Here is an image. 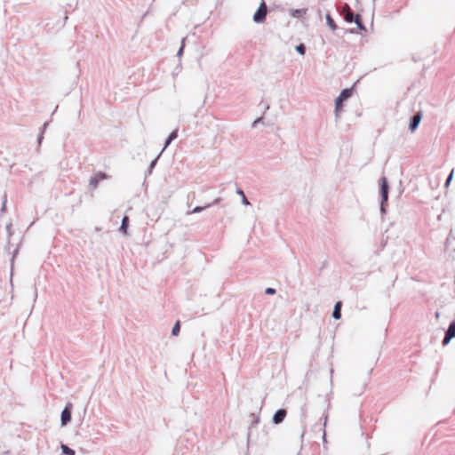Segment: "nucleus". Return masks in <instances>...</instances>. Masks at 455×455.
Returning <instances> with one entry per match:
<instances>
[{"label": "nucleus", "mask_w": 455, "mask_h": 455, "mask_svg": "<svg viewBox=\"0 0 455 455\" xmlns=\"http://www.w3.org/2000/svg\"><path fill=\"white\" fill-rule=\"evenodd\" d=\"M345 10L347 11V13L344 15V19L347 22L352 23L354 22L357 28L365 31L366 28L363 22L362 16L358 13H355L348 4H345Z\"/></svg>", "instance_id": "obj_1"}, {"label": "nucleus", "mask_w": 455, "mask_h": 455, "mask_svg": "<svg viewBox=\"0 0 455 455\" xmlns=\"http://www.w3.org/2000/svg\"><path fill=\"white\" fill-rule=\"evenodd\" d=\"M353 94V88H346L343 89L339 95L335 100V116L338 119L339 116V112L343 108L344 102L348 100Z\"/></svg>", "instance_id": "obj_2"}, {"label": "nucleus", "mask_w": 455, "mask_h": 455, "mask_svg": "<svg viewBox=\"0 0 455 455\" xmlns=\"http://www.w3.org/2000/svg\"><path fill=\"white\" fill-rule=\"evenodd\" d=\"M267 5L265 1L259 4V8L253 14V21L257 24L264 23L267 15Z\"/></svg>", "instance_id": "obj_3"}, {"label": "nucleus", "mask_w": 455, "mask_h": 455, "mask_svg": "<svg viewBox=\"0 0 455 455\" xmlns=\"http://www.w3.org/2000/svg\"><path fill=\"white\" fill-rule=\"evenodd\" d=\"M379 187H380V197L382 203L387 204L388 194H389V184L387 179L386 177H381L379 180Z\"/></svg>", "instance_id": "obj_4"}, {"label": "nucleus", "mask_w": 455, "mask_h": 455, "mask_svg": "<svg viewBox=\"0 0 455 455\" xmlns=\"http://www.w3.org/2000/svg\"><path fill=\"white\" fill-rule=\"evenodd\" d=\"M72 408H73L72 403H68L66 404V406L64 407V409L62 410L61 415H60L61 426H67L71 421Z\"/></svg>", "instance_id": "obj_5"}, {"label": "nucleus", "mask_w": 455, "mask_h": 455, "mask_svg": "<svg viewBox=\"0 0 455 455\" xmlns=\"http://www.w3.org/2000/svg\"><path fill=\"white\" fill-rule=\"evenodd\" d=\"M421 118H422V112L421 111H419V112L415 113L410 118L409 130L411 132H415L418 129V127L419 125V123L421 121Z\"/></svg>", "instance_id": "obj_6"}, {"label": "nucleus", "mask_w": 455, "mask_h": 455, "mask_svg": "<svg viewBox=\"0 0 455 455\" xmlns=\"http://www.w3.org/2000/svg\"><path fill=\"white\" fill-rule=\"evenodd\" d=\"M108 175L103 172H99L94 176L91 177L89 184L92 188H96L100 181L106 180Z\"/></svg>", "instance_id": "obj_7"}, {"label": "nucleus", "mask_w": 455, "mask_h": 455, "mask_svg": "<svg viewBox=\"0 0 455 455\" xmlns=\"http://www.w3.org/2000/svg\"><path fill=\"white\" fill-rule=\"evenodd\" d=\"M287 415L285 409H278L273 415L272 421L275 424L282 423Z\"/></svg>", "instance_id": "obj_8"}, {"label": "nucleus", "mask_w": 455, "mask_h": 455, "mask_svg": "<svg viewBox=\"0 0 455 455\" xmlns=\"http://www.w3.org/2000/svg\"><path fill=\"white\" fill-rule=\"evenodd\" d=\"M307 9H291L289 11L290 15L293 18L302 19L307 14Z\"/></svg>", "instance_id": "obj_9"}, {"label": "nucleus", "mask_w": 455, "mask_h": 455, "mask_svg": "<svg viewBox=\"0 0 455 455\" xmlns=\"http://www.w3.org/2000/svg\"><path fill=\"white\" fill-rule=\"evenodd\" d=\"M341 307H342L341 301H337L336 304L334 305L332 317L335 320H339L341 318Z\"/></svg>", "instance_id": "obj_10"}, {"label": "nucleus", "mask_w": 455, "mask_h": 455, "mask_svg": "<svg viewBox=\"0 0 455 455\" xmlns=\"http://www.w3.org/2000/svg\"><path fill=\"white\" fill-rule=\"evenodd\" d=\"M325 19H326L327 25L329 26V28L331 30H336L338 28L336 22L334 21V20L332 19V17L331 16L330 13H327L325 15Z\"/></svg>", "instance_id": "obj_11"}, {"label": "nucleus", "mask_w": 455, "mask_h": 455, "mask_svg": "<svg viewBox=\"0 0 455 455\" xmlns=\"http://www.w3.org/2000/svg\"><path fill=\"white\" fill-rule=\"evenodd\" d=\"M128 227H129V217L128 216H124L123 219H122V222H121V226H120V231L124 234H127V229H128Z\"/></svg>", "instance_id": "obj_12"}, {"label": "nucleus", "mask_w": 455, "mask_h": 455, "mask_svg": "<svg viewBox=\"0 0 455 455\" xmlns=\"http://www.w3.org/2000/svg\"><path fill=\"white\" fill-rule=\"evenodd\" d=\"M161 155H162V152H160V154L154 160L151 161V163L146 172V176L151 175L153 169L156 167L157 161Z\"/></svg>", "instance_id": "obj_13"}, {"label": "nucleus", "mask_w": 455, "mask_h": 455, "mask_svg": "<svg viewBox=\"0 0 455 455\" xmlns=\"http://www.w3.org/2000/svg\"><path fill=\"white\" fill-rule=\"evenodd\" d=\"M445 333L453 338L455 337V319L450 323Z\"/></svg>", "instance_id": "obj_14"}, {"label": "nucleus", "mask_w": 455, "mask_h": 455, "mask_svg": "<svg viewBox=\"0 0 455 455\" xmlns=\"http://www.w3.org/2000/svg\"><path fill=\"white\" fill-rule=\"evenodd\" d=\"M61 451L65 455H76V451L66 444H61Z\"/></svg>", "instance_id": "obj_15"}, {"label": "nucleus", "mask_w": 455, "mask_h": 455, "mask_svg": "<svg viewBox=\"0 0 455 455\" xmlns=\"http://www.w3.org/2000/svg\"><path fill=\"white\" fill-rule=\"evenodd\" d=\"M49 123L48 122H45L41 129V132L40 133L38 134L37 136V143L38 145H41L43 140H44V132L46 129V127L48 126Z\"/></svg>", "instance_id": "obj_16"}, {"label": "nucleus", "mask_w": 455, "mask_h": 455, "mask_svg": "<svg viewBox=\"0 0 455 455\" xmlns=\"http://www.w3.org/2000/svg\"><path fill=\"white\" fill-rule=\"evenodd\" d=\"M212 207V204H206L204 206H196L191 212L190 213H198V212H203L204 210L205 209H208Z\"/></svg>", "instance_id": "obj_17"}, {"label": "nucleus", "mask_w": 455, "mask_h": 455, "mask_svg": "<svg viewBox=\"0 0 455 455\" xmlns=\"http://www.w3.org/2000/svg\"><path fill=\"white\" fill-rule=\"evenodd\" d=\"M180 331V321H177L172 329V335L177 336Z\"/></svg>", "instance_id": "obj_18"}, {"label": "nucleus", "mask_w": 455, "mask_h": 455, "mask_svg": "<svg viewBox=\"0 0 455 455\" xmlns=\"http://www.w3.org/2000/svg\"><path fill=\"white\" fill-rule=\"evenodd\" d=\"M297 52L300 55H304L306 53L307 48L304 44H299L295 47Z\"/></svg>", "instance_id": "obj_19"}, {"label": "nucleus", "mask_w": 455, "mask_h": 455, "mask_svg": "<svg viewBox=\"0 0 455 455\" xmlns=\"http://www.w3.org/2000/svg\"><path fill=\"white\" fill-rule=\"evenodd\" d=\"M6 203H7V195H6V193H4L3 199H2V207L0 209L1 213H4L6 212Z\"/></svg>", "instance_id": "obj_20"}, {"label": "nucleus", "mask_w": 455, "mask_h": 455, "mask_svg": "<svg viewBox=\"0 0 455 455\" xmlns=\"http://www.w3.org/2000/svg\"><path fill=\"white\" fill-rule=\"evenodd\" d=\"M178 132H179V129H178V128H177V129H175V130H173V131L169 134L168 138H170V139L173 141V140H176V139H177V137H178Z\"/></svg>", "instance_id": "obj_21"}, {"label": "nucleus", "mask_w": 455, "mask_h": 455, "mask_svg": "<svg viewBox=\"0 0 455 455\" xmlns=\"http://www.w3.org/2000/svg\"><path fill=\"white\" fill-rule=\"evenodd\" d=\"M451 339H453V337L449 336L448 334L445 333L444 338L442 341L443 346L448 345Z\"/></svg>", "instance_id": "obj_22"}, {"label": "nucleus", "mask_w": 455, "mask_h": 455, "mask_svg": "<svg viewBox=\"0 0 455 455\" xmlns=\"http://www.w3.org/2000/svg\"><path fill=\"white\" fill-rule=\"evenodd\" d=\"M6 232L9 237L12 235V222L8 223L6 225Z\"/></svg>", "instance_id": "obj_23"}, {"label": "nucleus", "mask_w": 455, "mask_h": 455, "mask_svg": "<svg viewBox=\"0 0 455 455\" xmlns=\"http://www.w3.org/2000/svg\"><path fill=\"white\" fill-rule=\"evenodd\" d=\"M452 177H453V170L451 172V173L448 175L446 180H445V184L444 186L445 187H448L452 180Z\"/></svg>", "instance_id": "obj_24"}, {"label": "nucleus", "mask_w": 455, "mask_h": 455, "mask_svg": "<svg viewBox=\"0 0 455 455\" xmlns=\"http://www.w3.org/2000/svg\"><path fill=\"white\" fill-rule=\"evenodd\" d=\"M275 292H276V290L272 287H268L265 290V293L267 295H274V294H275Z\"/></svg>", "instance_id": "obj_25"}, {"label": "nucleus", "mask_w": 455, "mask_h": 455, "mask_svg": "<svg viewBox=\"0 0 455 455\" xmlns=\"http://www.w3.org/2000/svg\"><path fill=\"white\" fill-rule=\"evenodd\" d=\"M387 204H384V203H382V200H380V212L382 215L386 214V212H387V207H386Z\"/></svg>", "instance_id": "obj_26"}, {"label": "nucleus", "mask_w": 455, "mask_h": 455, "mask_svg": "<svg viewBox=\"0 0 455 455\" xmlns=\"http://www.w3.org/2000/svg\"><path fill=\"white\" fill-rule=\"evenodd\" d=\"M184 41L185 39L182 40V44L181 46L180 47L178 52H177V56L180 58L183 55V52H184Z\"/></svg>", "instance_id": "obj_27"}, {"label": "nucleus", "mask_w": 455, "mask_h": 455, "mask_svg": "<svg viewBox=\"0 0 455 455\" xmlns=\"http://www.w3.org/2000/svg\"><path fill=\"white\" fill-rule=\"evenodd\" d=\"M172 142V140L167 137V139L165 140V142H164V146L162 149V153L168 148V146Z\"/></svg>", "instance_id": "obj_28"}, {"label": "nucleus", "mask_w": 455, "mask_h": 455, "mask_svg": "<svg viewBox=\"0 0 455 455\" xmlns=\"http://www.w3.org/2000/svg\"><path fill=\"white\" fill-rule=\"evenodd\" d=\"M262 121H263V117H262V116H261V117L257 118V119L252 123L251 127H252V128L257 127V125H258L259 123H261Z\"/></svg>", "instance_id": "obj_29"}, {"label": "nucleus", "mask_w": 455, "mask_h": 455, "mask_svg": "<svg viewBox=\"0 0 455 455\" xmlns=\"http://www.w3.org/2000/svg\"><path fill=\"white\" fill-rule=\"evenodd\" d=\"M18 252H19V248L17 247V248L13 251V252H12V265L13 264L14 259H15V257L17 256Z\"/></svg>", "instance_id": "obj_30"}, {"label": "nucleus", "mask_w": 455, "mask_h": 455, "mask_svg": "<svg viewBox=\"0 0 455 455\" xmlns=\"http://www.w3.org/2000/svg\"><path fill=\"white\" fill-rule=\"evenodd\" d=\"M221 201V198L220 197H217L216 199H214V201L212 203H211L210 204H212V206L213 205H216V204H219Z\"/></svg>", "instance_id": "obj_31"}, {"label": "nucleus", "mask_w": 455, "mask_h": 455, "mask_svg": "<svg viewBox=\"0 0 455 455\" xmlns=\"http://www.w3.org/2000/svg\"><path fill=\"white\" fill-rule=\"evenodd\" d=\"M242 204H244V205H249L250 204V202L248 201L246 196H243L242 197Z\"/></svg>", "instance_id": "obj_32"}, {"label": "nucleus", "mask_w": 455, "mask_h": 455, "mask_svg": "<svg viewBox=\"0 0 455 455\" xmlns=\"http://www.w3.org/2000/svg\"><path fill=\"white\" fill-rule=\"evenodd\" d=\"M301 411H302V416L306 417V411H307V405L306 404H304V406L301 407Z\"/></svg>", "instance_id": "obj_33"}, {"label": "nucleus", "mask_w": 455, "mask_h": 455, "mask_svg": "<svg viewBox=\"0 0 455 455\" xmlns=\"http://www.w3.org/2000/svg\"><path fill=\"white\" fill-rule=\"evenodd\" d=\"M236 193H237L239 196H241L242 197H243V196H245V195H244L243 191L241 188H237Z\"/></svg>", "instance_id": "obj_34"}, {"label": "nucleus", "mask_w": 455, "mask_h": 455, "mask_svg": "<svg viewBox=\"0 0 455 455\" xmlns=\"http://www.w3.org/2000/svg\"><path fill=\"white\" fill-rule=\"evenodd\" d=\"M259 422V417H256L255 419L253 420L252 422V425H256Z\"/></svg>", "instance_id": "obj_35"}, {"label": "nucleus", "mask_w": 455, "mask_h": 455, "mask_svg": "<svg viewBox=\"0 0 455 455\" xmlns=\"http://www.w3.org/2000/svg\"><path fill=\"white\" fill-rule=\"evenodd\" d=\"M327 419H328V417H327V415H325L324 419H323V427H326Z\"/></svg>", "instance_id": "obj_36"}, {"label": "nucleus", "mask_w": 455, "mask_h": 455, "mask_svg": "<svg viewBox=\"0 0 455 455\" xmlns=\"http://www.w3.org/2000/svg\"><path fill=\"white\" fill-rule=\"evenodd\" d=\"M2 455H11L10 451H4L2 452Z\"/></svg>", "instance_id": "obj_37"}, {"label": "nucleus", "mask_w": 455, "mask_h": 455, "mask_svg": "<svg viewBox=\"0 0 455 455\" xmlns=\"http://www.w3.org/2000/svg\"><path fill=\"white\" fill-rule=\"evenodd\" d=\"M325 437H326V433H325V429H323V442L326 441Z\"/></svg>", "instance_id": "obj_38"}, {"label": "nucleus", "mask_w": 455, "mask_h": 455, "mask_svg": "<svg viewBox=\"0 0 455 455\" xmlns=\"http://www.w3.org/2000/svg\"><path fill=\"white\" fill-rule=\"evenodd\" d=\"M363 390H364V386H363V387H362L361 391H360V394H361L362 392H363Z\"/></svg>", "instance_id": "obj_39"}, {"label": "nucleus", "mask_w": 455, "mask_h": 455, "mask_svg": "<svg viewBox=\"0 0 455 455\" xmlns=\"http://www.w3.org/2000/svg\"><path fill=\"white\" fill-rule=\"evenodd\" d=\"M304 437V431L301 433V438Z\"/></svg>", "instance_id": "obj_40"}, {"label": "nucleus", "mask_w": 455, "mask_h": 455, "mask_svg": "<svg viewBox=\"0 0 455 455\" xmlns=\"http://www.w3.org/2000/svg\"><path fill=\"white\" fill-rule=\"evenodd\" d=\"M372 1H373V3H375V2H376V0H372Z\"/></svg>", "instance_id": "obj_41"}]
</instances>
